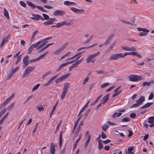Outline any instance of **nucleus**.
<instances>
[{
  "label": "nucleus",
  "mask_w": 154,
  "mask_h": 154,
  "mask_svg": "<svg viewBox=\"0 0 154 154\" xmlns=\"http://www.w3.org/2000/svg\"><path fill=\"white\" fill-rule=\"evenodd\" d=\"M79 139H77L75 141L74 144L73 145V150L74 151L75 149L76 148L77 144L78 143V142H79Z\"/></svg>",
  "instance_id": "nucleus-44"
},
{
  "label": "nucleus",
  "mask_w": 154,
  "mask_h": 154,
  "mask_svg": "<svg viewBox=\"0 0 154 154\" xmlns=\"http://www.w3.org/2000/svg\"><path fill=\"white\" fill-rule=\"evenodd\" d=\"M70 85V84L68 82H66L64 84L63 91L61 95V99L62 100L63 99L67 93V91Z\"/></svg>",
  "instance_id": "nucleus-1"
},
{
  "label": "nucleus",
  "mask_w": 154,
  "mask_h": 154,
  "mask_svg": "<svg viewBox=\"0 0 154 154\" xmlns=\"http://www.w3.org/2000/svg\"><path fill=\"white\" fill-rule=\"evenodd\" d=\"M70 9L73 12L79 14L84 13L85 12L84 10L82 9H78L73 7H71Z\"/></svg>",
  "instance_id": "nucleus-11"
},
{
  "label": "nucleus",
  "mask_w": 154,
  "mask_h": 154,
  "mask_svg": "<svg viewBox=\"0 0 154 154\" xmlns=\"http://www.w3.org/2000/svg\"><path fill=\"white\" fill-rule=\"evenodd\" d=\"M38 32V31H35L34 32L32 36V38L31 39V41H33L35 39L34 35L37 33Z\"/></svg>",
  "instance_id": "nucleus-48"
},
{
  "label": "nucleus",
  "mask_w": 154,
  "mask_h": 154,
  "mask_svg": "<svg viewBox=\"0 0 154 154\" xmlns=\"http://www.w3.org/2000/svg\"><path fill=\"white\" fill-rule=\"evenodd\" d=\"M154 83V80H151L149 82H144L142 84V85L143 87H145L146 86H149L151 84H153Z\"/></svg>",
  "instance_id": "nucleus-18"
},
{
  "label": "nucleus",
  "mask_w": 154,
  "mask_h": 154,
  "mask_svg": "<svg viewBox=\"0 0 154 154\" xmlns=\"http://www.w3.org/2000/svg\"><path fill=\"white\" fill-rule=\"evenodd\" d=\"M10 101V100L7 98L3 103L2 105L4 106H5Z\"/></svg>",
  "instance_id": "nucleus-63"
},
{
  "label": "nucleus",
  "mask_w": 154,
  "mask_h": 154,
  "mask_svg": "<svg viewBox=\"0 0 154 154\" xmlns=\"http://www.w3.org/2000/svg\"><path fill=\"white\" fill-rule=\"evenodd\" d=\"M103 147L102 144V140L101 139H99L98 140V148L100 150Z\"/></svg>",
  "instance_id": "nucleus-22"
},
{
  "label": "nucleus",
  "mask_w": 154,
  "mask_h": 154,
  "mask_svg": "<svg viewBox=\"0 0 154 154\" xmlns=\"http://www.w3.org/2000/svg\"><path fill=\"white\" fill-rule=\"evenodd\" d=\"M137 30L139 31H142L139 34L140 36H143L146 35L149 31L148 29L141 28H138Z\"/></svg>",
  "instance_id": "nucleus-4"
},
{
  "label": "nucleus",
  "mask_w": 154,
  "mask_h": 154,
  "mask_svg": "<svg viewBox=\"0 0 154 154\" xmlns=\"http://www.w3.org/2000/svg\"><path fill=\"white\" fill-rule=\"evenodd\" d=\"M58 75L59 74L55 75L53 76L52 78H50V79L51 80V81L52 82L58 77Z\"/></svg>",
  "instance_id": "nucleus-60"
},
{
  "label": "nucleus",
  "mask_w": 154,
  "mask_h": 154,
  "mask_svg": "<svg viewBox=\"0 0 154 154\" xmlns=\"http://www.w3.org/2000/svg\"><path fill=\"white\" fill-rule=\"evenodd\" d=\"M73 20H68L67 21V26H69L73 24Z\"/></svg>",
  "instance_id": "nucleus-59"
},
{
  "label": "nucleus",
  "mask_w": 154,
  "mask_h": 154,
  "mask_svg": "<svg viewBox=\"0 0 154 154\" xmlns=\"http://www.w3.org/2000/svg\"><path fill=\"white\" fill-rule=\"evenodd\" d=\"M119 58H121L120 53L113 54L109 57V59L110 60H116Z\"/></svg>",
  "instance_id": "nucleus-6"
},
{
  "label": "nucleus",
  "mask_w": 154,
  "mask_h": 154,
  "mask_svg": "<svg viewBox=\"0 0 154 154\" xmlns=\"http://www.w3.org/2000/svg\"><path fill=\"white\" fill-rule=\"evenodd\" d=\"M41 43H42V44L39 46L38 49H39L43 47L45 45V44L46 43V42H41Z\"/></svg>",
  "instance_id": "nucleus-53"
},
{
  "label": "nucleus",
  "mask_w": 154,
  "mask_h": 154,
  "mask_svg": "<svg viewBox=\"0 0 154 154\" xmlns=\"http://www.w3.org/2000/svg\"><path fill=\"white\" fill-rule=\"evenodd\" d=\"M145 100V97L143 96H141L140 98L137 100L136 102L137 103L140 105Z\"/></svg>",
  "instance_id": "nucleus-20"
},
{
  "label": "nucleus",
  "mask_w": 154,
  "mask_h": 154,
  "mask_svg": "<svg viewBox=\"0 0 154 154\" xmlns=\"http://www.w3.org/2000/svg\"><path fill=\"white\" fill-rule=\"evenodd\" d=\"M107 123L109 124V125L112 126H114L117 125L116 123L113 122H111L109 121H107Z\"/></svg>",
  "instance_id": "nucleus-51"
},
{
  "label": "nucleus",
  "mask_w": 154,
  "mask_h": 154,
  "mask_svg": "<svg viewBox=\"0 0 154 154\" xmlns=\"http://www.w3.org/2000/svg\"><path fill=\"white\" fill-rule=\"evenodd\" d=\"M63 51L60 48L57 50L53 52V54L55 55H57L60 54Z\"/></svg>",
  "instance_id": "nucleus-26"
},
{
  "label": "nucleus",
  "mask_w": 154,
  "mask_h": 154,
  "mask_svg": "<svg viewBox=\"0 0 154 154\" xmlns=\"http://www.w3.org/2000/svg\"><path fill=\"white\" fill-rule=\"evenodd\" d=\"M29 57L28 55H26L24 57L23 60V68H25L28 65L29 61Z\"/></svg>",
  "instance_id": "nucleus-9"
},
{
  "label": "nucleus",
  "mask_w": 154,
  "mask_h": 154,
  "mask_svg": "<svg viewBox=\"0 0 154 154\" xmlns=\"http://www.w3.org/2000/svg\"><path fill=\"white\" fill-rule=\"evenodd\" d=\"M36 7L39 10L41 11L42 12H47L45 10L44 8L42 7L39 6H36Z\"/></svg>",
  "instance_id": "nucleus-33"
},
{
  "label": "nucleus",
  "mask_w": 154,
  "mask_h": 154,
  "mask_svg": "<svg viewBox=\"0 0 154 154\" xmlns=\"http://www.w3.org/2000/svg\"><path fill=\"white\" fill-rule=\"evenodd\" d=\"M42 15L44 17V18H43V20H47L50 18L49 16L46 14H43Z\"/></svg>",
  "instance_id": "nucleus-40"
},
{
  "label": "nucleus",
  "mask_w": 154,
  "mask_h": 154,
  "mask_svg": "<svg viewBox=\"0 0 154 154\" xmlns=\"http://www.w3.org/2000/svg\"><path fill=\"white\" fill-rule=\"evenodd\" d=\"M116 43V42L115 41L113 42V43L109 47V48L110 50L112 49L113 48Z\"/></svg>",
  "instance_id": "nucleus-54"
},
{
  "label": "nucleus",
  "mask_w": 154,
  "mask_h": 154,
  "mask_svg": "<svg viewBox=\"0 0 154 154\" xmlns=\"http://www.w3.org/2000/svg\"><path fill=\"white\" fill-rule=\"evenodd\" d=\"M63 26L62 22H60L58 23H57L56 25V27L57 28L60 27L62 26Z\"/></svg>",
  "instance_id": "nucleus-55"
},
{
  "label": "nucleus",
  "mask_w": 154,
  "mask_h": 154,
  "mask_svg": "<svg viewBox=\"0 0 154 154\" xmlns=\"http://www.w3.org/2000/svg\"><path fill=\"white\" fill-rule=\"evenodd\" d=\"M70 64L69 62L68 61L65 63H63L61 64L59 67L56 70L57 72H58L61 69L63 68L64 67L66 66L68 64Z\"/></svg>",
  "instance_id": "nucleus-21"
},
{
  "label": "nucleus",
  "mask_w": 154,
  "mask_h": 154,
  "mask_svg": "<svg viewBox=\"0 0 154 154\" xmlns=\"http://www.w3.org/2000/svg\"><path fill=\"white\" fill-rule=\"evenodd\" d=\"M140 105L137 103L133 104L131 106H130V108H136L139 106Z\"/></svg>",
  "instance_id": "nucleus-45"
},
{
  "label": "nucleus",
  "mask_w": 154,
  "mask_h": 154,
  "mask_svg": "<svg viewBox=\"0 0 154 154\" xmlns=\"http://www.w3.org/2000/svg\"><path fill=\"white\" fill-rule=\"evenodd\" d=\"M33 48L31 45L29 48L28 49V54H29L31 53L32 50H33Z\"/></svg>",
  "instance_id": "nucleus-56"
},
{
  "label": "nucleus",
  "mask_w": 154,
  "mask_h": 154,
  "mask_svg": "<svg viewBox=\"0 0 154 154\" xmlns=\"http://www.w3.org/2000/svg\"><path fill=\"white\" fill-rule=\"evenodd\" d=\"M122 48L127 51H131L135 50V48L134 47L123 46Z\"/></svg>",
  "instance_id": "nucleus-14"
},
{
  "label": "nucleus",
  "mask_w": 154,
  "mask_h": 154,
  "mask_svg": "<svg viewBox=\"0 0 154 154\" xmlns=\"http://www.w3.org/2000/svg\"><path fill=\"white\" fill-rule=\"evenodd\" d=\"M91 135H89L88 138V139L85 143V147L86 148L87 147L89 142L91 140Z\"/></svg>",
  "instance_id": "nucleus-27"
},
{
  "label": "nucleus",
  "mask_w": 154,
  "mask_h": 154,
  "mask_svg": "<svg viewBox=\"0 0 154 154\" xmlns=\"http://www.w3.org/2000/svg\"><path fill=\"white\" fill-rule=\"evenodd\" d=\"M40 85V84H38L35 85L32 88V91L33 92V91L36 90L39 87Z\"/></svg>",
  "instance_id": "nucleus-43"
},
{
  "label": "nucleus",
  "mask_w": 154,
  "mask_h": 154,
  "mask_svg": "<svg viewBox=\"0 0 154 154\" xmlns=\"http://www.w3.org/2000/svg\"><path fill=\"white\" fill-rule=\"evenodd\" d=\"M102 96V94H100L98 97L97 98L96 100L95 101V102L94 103H92L91 104V106H92V105H94V104L96 103L99 100L100 98Z\"/></svg>",
  "instance_id": "nucleus-50"
},
{
  "label": "nucleus",
  "mask_w": 154,
  "mask_h": 154,
  "mask_svg": "<svg viewBox=\"0 0 154 154\" xmlns=\"http://www.w3.org/2000/svg\"><path fill=\"white\" fill-rule=\"evenodd\" d=\"M78 63L76 62L75 63L72 65L71 66L73 68L77 67L79 65Z\"/></svg>",
  "instance_id": "nucleus-64"
},
{
  "label": "nucleus",
  "mask_w": 154,
  "mask_h": 154,
  "mask_svg": "<svg viewBox=\"0 0 154 154\" xmlns=\"http://www.w3.org/2000/svg\"><path fill=\"white\" fill-rule=\"evenodd\" d=\"M41 42L40 40L38 42L32 44L31 45L32 46L33 48H36L38 47V45L41 43Z\"/></svg>",
  "instance_id": "nucleus-25"
},
{
  "label": "nucleus",
  "mask_w": 154,
  "mask_h": 154,
  "mask_svg": "<svg viewBox=\"0 0 154 154\" xmlns=\"http://www.w3.org/2000/svg\"><path fill=\"white\" fill-rule=\"evenodd\" d=\"M71 53L70 52H68L66 53L65 54L63 55L60 59V60H63L66 58V57L68 56Z\"/></svg>",
  "instance_id": "nucleus-37"
},
{
  "label": "nucleus",
  "mask_w": 154,
  "mask_h": 154,
  "mask_svg": "<svg viewBox=\"0 0 154 154\" xmlns=\"http://www.w3.org/2000/svg\"><path fill=\"white\" fill-rule=\"evenodd\" d=\"M100 52H98L94 54L89 55L86 59V61L87 63H89L91 62L92 59L96 57L100 54Z\"/></svg>",
  "instance_id": "nucleus-7"
},
{
  "label": "nucleus",
  "mask_w": 154,
  "mask_h": 154,
  "mask_svg": "<svg viewBox=\"0 0 154 154\" xmlns=\"http://www.w3.org/2000/svg\"><path fill=\"white\" fill-rule=\"evenodd\" d=\"M122 115V113L121 112L119 113L116 112L113 115L112 117L113 118H115L116 117H118Z\"/></svg>",
  "instance_id": "nucleus-32"
},
{
  "label": "nucleus",
  "mask_w": 154,
  "mask_h": 154,
  "mask_svg": "<svg viewBox=\"0 0 154 154\" xmlns=\"http://www.w3.org/2000/svg\"><path fill=\"white\" fill-rule=\"evenodd\" d=\"M32 17H31L32 19L35 20H41L42 21L43 20V18L38 14H35L33 13H31Z\"/></svg>",
  "instance_id": "nucleus-8"
},
{
  "label": "nucleus",
  "mask_w": 154,
  "mask_h": 154,
  "mask_svg": "<svg viewBox=\"0 0 154 154\" xmlns=\"http://www.w3.org/2000/svg\"><path fill=\"white\" fill-rule=\"evenodd\" d=\"M153 103V102L151 103H146L144 105L142 106L141 108L142 109H144L146 108H147L149 106H150L151 105H152Z\"/></svg>",
  "instance_id": "nucleus-23"
},
{
  "label": "nucleus",
  "mask_w": 154,
  "mask_h": 154,
  "mask_svg": "<svg viewBox=\"0 0 154 154\" xmlns=\"http://www.w3.org/2000/svg\"><path fill=\"white\" fill-rule=\"evenodd\" d=\"M36 107L39 112L43 111L44 110V108L42 105H38L36 106Z\"/></svg>",
  "instance_id": "nucleus-38"
},
{
  "label": "nucleus",
  "mask_w": 154,
  "mask_h": 154,
  "mask_svg": "<svg viewBox=\"0 0 154 154\" xmlns=\"http://www.w3.org/2000/svg\"><path fill=\"white\" fill-rule=\"evenodd\" d=\"M26 3L29 6L31 7L32 9H33L36 7V6L30 2L27 1Z\"/></svg>",
  "instance_id": "nucleus-24"
},
{
  "label": "nucleus",
  "mask_w": 154,
  "mask_h": 154,
  "mask_svg": "<svg viewBox=\"0 0 154 154\" xmlns=\"http://www.w3.org/2000/svg\"><path fill=\"white\" fill-rule=\"evenodd\" d=\"M4 14L7 19H9V16L8 13L6 9L5 8L4 9Z\"/></svg>",
  "instance_id": "nucleus-28"
},
{
  "label": "nucleus",
  "mask_w": 154,
  "mask_h": 154,
  "mask_svg": "<svg viewBox=\"0 0 154 154\" xmlns=\"http://www.w3.org/2000/svg\"><path fill=\"white\" fill-rule=\"evenodd\" d=\"M121 58H124L125 56L127 55H130V52H125L124 54H123L122 53H120Z\"/></svg>",
  "instance_id": "nucleus-39"
},
{
  "label": "nucleus",
  "mask_w": 154,
  "mask_h": 154,
  "mask_svg": "<svg viewBox=\"0 0 154 154\" xmlns=\"http://www.w3.org/2000/svg\"><path fill=\"white\" fill-rule=\"evenodd\" d=\"M20 5L23 7H25L26 6V3L23 1H21L20 2Z\"/></svg>",
  "instance_id": "nucleus-62"
},
{
  "label": "nucleus",
  "mask_w": 154,
  "mask_h": 154,
  "mask_svg": "<svg viewBox=\"0 0 154 154\" xmlns=\"http://www.w3.org/2000/svg\"><path fill=\"white\" fill-rule=\"evenodd\" d=\"M35 69V66H28L25 69L23 74V77H24L27 75L29 74L31 72Z\"/></svg>",
  "instance_id": "nucleus-3"
},
{
  "label": "nucleus",
  "mask_w": 154,
  "mask_h": 154,
  "mask_svg": "<svg viewBox=\"0 0 154 154\" xmlns=\"http://www.w3.org/2000/svg\"><path fill=\"white\" fill-rule=\"evenodd\" d=\"M51 72V70L49 71L46 72L43 75L42 77L44 78V77H46V76H47L49 74H50Z\"/></svg>",
  "instance_id": "nucleus-57"
},
{
  "label": "nucleus",
  "mask_w": 154,
  "mask_h": 154,
  "mask_svg": "<svg viewBox=\"0 0 154 154\" xmlns=\"http://www.w3.org/2000/svg\"><path fill=\"white\" fill-rule=\"evenodd\" d=\"M133 51V52H130V55L135 56L137 52L136 49H135V51Z\"/></svg>",
  "instance_id": "nucleus-58"
},
{
  "label": "nucleus",
  "mask_w": 154,
  "mask_h": 154,
  "mask_svg": "<svg viewBox=\"0 0 154 154\" xmlns=\"http://www.w3.org/2000/svg\"><path fill=\"white\" fill-rule=\"evenodd\" d=\"M148 123H149L148 122V121H144L143 122V126L146 129H147L149 126V125Z\"/></svg>",
  "instance_id": "nucleus-49"
},
{
  "label": "nucleus",
  "mask_w": 154,
  "mask_h": 154,
  "mask_svg": "<svg viewBox=\"0 0 154 154\" xmlns=\"http://www.w3.org/2000/svg\"><path fill=\"white\" fill-rule=\"evenodd\" d=\"M68 45V42L66 43L63 45L60 48L62 51H63L66 47Z\"/></svg>",
  "instance_id": "nucleus-46"
},
{
  "label": "nucleus",
  "mask_w": 154,
  "mask_h": 154,
  "mask_svg": "<svg viewBox=\"0 0 154 154\" xmlns=\"http://www.w3.org/2000/svg\"><path fill=\"white\" fill-rule=\"evenodd\" d=\"M53 14L55 16H63L65 14V12L62 10H57L54 11Z\"/></svg>",
  "instance_id": "nucleus-12"
},
{
  "label": "nucleus",
  "mask_w": 154,
  "mask_h": 154,
  "mask_svg": "<svg viewBox=\"0 0 154 154\" xmlns=\"http://www.w3.org/2000/svg\"><path fill=\"white\" fill-rule=\"evenodd\" d=\"M82 116H80L78 118V119H77V120L76 122L74 124V129H75L77 125H78V122H79V121L80 120Z\"/></svg>",
  "instance_id": "nucleus-35"
},
{
  "label": "nucleus",
  "mask_w": 154,
  "mask_h": 154,
  "mask_svg": "<svg viewBox=\"0 0 154 154\" xmlns=\"http://www.w3.org/2000/svg\"><path fill=\"white\" fill-rule=\"evenodd\" d=\"M58 102H57L54 105V106L53 107L52 109L51 110V113L50 115V117L51 118V116L52 115V114L54 112L55 110L56 107L57 106V104H58Z\"/></svg>",
  "instance_id": "nucleus-30"
},
{
  "label": "nucleus",
  "mask_w": 154,
  "mask_h": 154,
  "mask_svg": "<svg viewBox=\"0 0 154 154\" xmlns=\"http://www.w3.org/2000/svg\"><path fill=\"white\" fill-rule=\"evenodd\" d=\"M56 20L55 18H50L48 20L43 23V24L44 25L48 26L51 25Z\"/></svg>",
  "instance_id": "nucleus-10"
},
{
  "label": "nucleus",
  "mask_w": 154,
  "mask_h": 154,
  "mask_svg": "<svg viewBox=\"0 0 154 154\" xmlns=\"http://www.w3.org/2000/svg\"><path fill=\"white\" fill-rule=\"evenodd\" d=\"M133 149L134 147L133 146L129 147L128 149L127 154H134V152H132Z\"/></svg>",
  "instance_id": "nucleus-34"
},
{
  "label": "nucleus",
  "mask_w": 154,
  "mask_h": 154,
  "mask_svg": "<svg viewBox=\"0 0 154 154\" xmlns=\"http://www.w3.org/2000/svg\"><path fill=\"white\" fill-rule=\"evenodd\" d=\"M109 127V126L106 124H104L102 126V128L103 130L104 131H106V129L108 128Z\"/></svg>",
  "instance_id": "nucleus-41"
},
{
  "label": "nucleus",
  "mask_w": 154,
  "mask_h": 154,
  "mask_svg": "<svg viewBox=\"0 0 154 154\" xmlns=\"http://www.w3.org/2000/svg\"><path fill=\"white\" fill-rule=\"evenodd\" d=\"M113 34H111L108 37L106 41L104 43V44H105L106 45H108L110 43V41L111 39L113 37Z\"/></svg>",
  "instance_id": "nucleus-16"
},
{
  "label": "nucleus",
  "mask_w": 154,
  "mask_h": 154,
  "mask_svg": "<svg viewBox=\"0 0 154 154\" xmlns=\"http://www.w3.org/2000/svg\"><path fill=\"white\" fill-rule=\"evenodd\" d=\"M109 83L108 82L105 83L100 85V88H105L109 85Z\"/></svg>",
  "instance_id": "nucleus-42"
},
{
  "label": "nucleus",
  "mask_w": 154,
  "mask_h": 154,
  "mask_svg": "<svg viewBox=\"0 0 154 154\" xmlns=\"http://www.w3.org/2000/svg\"><path fill=\"white\" fill-rule=\"evenodd\" d=\"M70 75V73H67L66 74L63 75L57 79L55 81V82L56 83H59L63 80L66 79V78H68L69 76Z\"/></svg>",
  "instance_id": "nucleus-5"
},
{
  "label": "nucleus",
  "mask_w": 154,
  "mask_h": 154,
  "mask_svg": "<svg viewBox=\"0 0 154 154\" xmlns=\"http://www.w3.org/2000/svg\"><path fill=\"white\" fill-rule=\"evenodd\" d=\"M52 82V81H51V80L50 79H49V80L48 81V82L46 83H45L44 85V86H46L49 85Z\"/></svg>",
  "instance_id": "nucleus-61"
},
{
  "label": "nucleus",
  "mask_w": 154,
  "mask_h": 154,
  "mask_svg": "<svg viewBox=\"0 0 154 154\" xmlns=\"http://www.w3.org/2000/svg\"><path fill=\"white\" fill-rule=\"evenodd\" d=\"M52 38V37H47L45 38H44L43 39L41 40L40 41L41 42H46V41L48 40L51 39Z\"/></svg>",
  "instance_id": "nucleus-52"
},
{
  "label": "nucleus",
  "mask_w": 154,
  "mask_h": 154,
  "mask_svg": "<svg viewBox=\"0 0 154 154\" xmlns=\"http://www.w3.org/2000/svg\"><path fill=\"white\" fill-rule=\"evenodd\" d=\"M55 148L54 144L51 143L50 145V152L51 154H55Z\"/></svg>",
  "instance_id": "nucleus-15"
},
{
  "label": "nucleus",
  "mask_w": 154,
  "mask_h": 154,
  "mask_svg": "<svg viewBox=\"0 0 154 154\" xmlns=\"http://www.w3.org/2000/svg\"><path fill=\"white\" fill-rule=\"evenodd\" d=\"M129 80L131 82H136L143 79V78L137 75H131L128 76Z\"/></svg>",
  "instance_id": "nucleus-2"
},
{
  "label": "nucleus",
  "mask_w": 154,
  "mask_h": 154,
  "mask_svg": "<svg viewBox=\"0 0 154 154\" xmlns=\"http://www.w3.org/2000/svg\"><path fill=\"white\" fill-rule=\"evenodd\" d=\"M93 36V35H91L87 40L83 42V44H85L89 43L92 39Z\"/></svg>",
  "instance_id": "nucleus-31"
},
{
  "label": "nucleus",
  "mask_w": 154,
  "mask_h": 154,
  "mask_svg": "<svg viewBox=\"0 0 154 154\" xmlns=\"http://www.w3.org/2000/svg\"><path fill=\"white\" fill-rule=\"evenodd\" d=\"M81 56H78L76 59L71 61H69V64L72 63L78 60L81 57Z\"/></svg>",
  "instance_id": "nucleus-47"
},
{
  "label": "nucleus",
  "mask_w": 154,
  "mask_h": 154,
  "mask_svg": "<svg viewBox=\"0 0 154 154\" xmlns=\"http://www.w3.org/2000/svg\"><path fill=\"white\" fill-rule=\"evenodd\" d=\"M54 44V43H50L46 45L45 47H43L41 50L40 51H42L44 50L45 49L48 48L50 46Z\"/></svg>",
  "instance_id": "nucleus-36"
},
{
  "label": "nucleus",
  "mask_w": 154,
  "mask_h": 154,
  "mask_svg": "<svg viewBox=\"0 0 154 154\" xmlns=\"http://www.w3.org/2000/svg\"><path fill=\"white\" fill-rule=\"evenodd\" d=\"M8 40H7V38H3L2 41V42L0 45V47L2 48L4 45L5 44L6 42H8Z\"/></svg>",
  "instance_id": "nucleus-29"
},
{
  "label": "nucleus",
  "mask_w": 154,
  "mask_h": 154,
  "mask_svg": "<svg viewBox=\"0 0 154 154\" xmlns=\"http://www.w3.org/2000/svg\"><path fill=\"white\" fill-rule=\"evenodd\" d=\"M65 6H72L75 5L76 3L74 2H71L69 1H65L63 3Z\"/></svg>",
  "instance_id": "nucleus-17"
},
{
  "label": "nucleus",
  "mask_w": 154,
  "mask_h": 154,
  "mask_svg": "<svg viewBox=\"0 0 154 154\" xmlns=\"http://www.w3.org/2000/svg\"><path fill=\"white\" fill-rule=\"evenodd\" d=\"M148 122L151 124L149 125V126L150 127H152L154 126V116H151L148 119Z\"/></svg>",
  "instance_id": "nucleus-13"
},
{
  "label": "nucleus",
  "mask_w": 154,
  "mask_h": 154,
  "mask_svg": "<svg viewBox=\"0 0 154 154\" xmlns=\"http://www.w3.org/2000/svg\"><path fill=\"white\" fill-rule=\"evenodd\" d=\"M109 94H108L103 97L102 102L103 104H104L108 101L109 99Z\"/></svg>",
  "instance_id": "nucleus-19"
}]
</instances>
